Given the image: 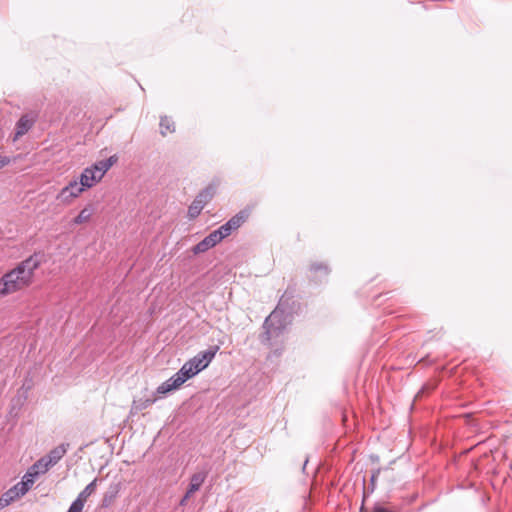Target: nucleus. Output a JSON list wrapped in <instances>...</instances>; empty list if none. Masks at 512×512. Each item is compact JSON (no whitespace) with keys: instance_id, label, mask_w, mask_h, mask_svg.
<instances>
[{"instance_id":"obj_1","label":"nucleus","mask_w":512,"mask_h":512,"mask_svg":"<svg viewBox=\"0 0 512 512\" xmlns=\"http://www.w3.org/2000/svg\"><path fill=\"white\" fill-rule=\"evenodd\" d=\"M219 347L212 346L208 350L201 351L193 358L184 363L180 370L168 380L163 382L158 388V394H166L172 390L179 388L188 379L197 375L205 369L215 357Z\"/></svg>"},{"instance_id":"obj_2","label":"nucleus","mask_w":512,"mask_h":512,"mask_svg":"<svg viewBox=\"0 0 512 512\" xmlns=\"http://www.w3.org/2000/svg\"><path fill=\"white\" fill-rule=\"evenodd\" d=\"M39 265L40 260L36 255H33L4 274L0 279V295H8L30 285L34 271Z\"/></svg>"},{"instance_id":"obj_3","label":"nucleus","mask_w":512,"mask_h":512,"mask_svg":"<svg viewBox=\"0 0 512 512\" xmlns=\"http://www.w3.org/2000/svg\"><path fill=\"white\" fill-rule=\"evenodd\" d=\"M287 325L286 317L283 311L277 307L271 314L265 319L263 328L264 333L261 335L263 343H270L273 339L278 338Z\"/></svg>"},{"instance_id":"obj_4","label":"nucleus","mask_w":512,"mask_h":512,"mask_svg":"<svg viewBox=\"0 0 512 512\" xmlns=\"http://www.w3.org/2000/svg\"><path fill=\"white\" fill-rule=\"evenodd\" d=\"M37 118L38 113L35 111H30L23 114L16 122L13 141L16 142L18 139L24 136L34 126Z\"/></svg>"},{"instance_id":"obj_5","label":"nucleus","mask_w":512,"mask_h":512,"mask_svg":"<svg viewBox=\"0 0 512 512\" xmlns=\"http://www.w3.org/2000/svg\"><path fill=\"white\" fill-rule=\"evenodd\" d=\"M83 191V187L80 186L78 180L70 181L68 185L61 189L57 195V200L63 204H70Z\"/></svg>"},{"instance_id":"obj_6","label":"nucleus","mask_w":512,"mask_h":512,"mask_svg":"<svg viewBox=\"0 0 512 512\" xmlns=\"http://www.w3.org/2000/svg\"><path fill=\"white\" fill-rule=\"evenodd\" d=\"M247 219V214L243 211L237 213L230 220H228L225 224L220 226L217 229L218 234L222 239L229 236L232 231L238 229Z\"/></svg>"},{"instance_id":"obj_7","label":"nucleus","mask_w":512,"mask_h":512,"mask_svg":"<svg viewBox=\"0 0 512 512\" xmlns=\"http://www.w3.org/2000/svg\"><path fill=\"white\" fill-rule=\"evenodd\" d=\"M222 240L221 236L218 234L217 230L211 232L208 236H206L202 241L196 244L192 251L194 254L204 253L210 248L214 247Z\"/></svg>"},{"instance_id":"obj_8","label":"nucleus","mask_w":512,"mask_h":512,"mask_svg":"<svg viewBox=\"0 0 512 512\" xmlns=\"http://www.w3.org/2000/svg\"><path fill=\"white\" fill-rule=\"evenodd\" d=\"M99 181L100 178L94 173V171L90 167H87L81 173L78 183L81 187H83V190H85L86 188L93 187Z\"/></svg>"},{"instance_id":"obj_9","label":"nucleus","mask_w":512,"mask_h":512,"mask_svg":"<svg viewBox=\"0 0 512 512\" xmlns=\"http://www.w3.org/2000/svg\"><path fill=\"white\" fill-rule=\"evenodd\" d=\"M207 476L208 470L206 469L194 473L190 478V483L187 489L189 491V494H194L195 492H197L204 483V481L206 480Z\"/></svg>"},{"instance_id":"obj_10","label":"nucleus","mask_w":512,"mask_h":512,"mask_svg":"<svg viewBox=\"0 0 512 512\" xmlns=\"http://www.w3.org/2000/svg\"><path fill=\"white\" fill-rule=\"evenodd\" d=\"M117 161L116 156H111L106 160H101L92 166L90 168L94 171V173L100 178V180L103 178L105 173L112 167V165Z\"/></svg>"},{"instance_id":"obj_11","label":"nucleus","mask_w":512,"mask_h":512,"mask_svg":"<svg viewBox=\"0 0 512 512\" xmlns=\"http://www.w3.org/2000/svg\"><path fill=\"white\" fill-rule=\"evenodd\" d=\"M69 444L62 443L53 448L45 457L51 466H54L67 452Z\"/></svg>"},{"instance_id":"obj_12","label":"nucleus","mask_w":512,"mask_h":512,"mask_svg":"<svg viewBox=\"0 0 512 512\" xmlns=\"http://www.w3.org/2000/svg\"><path fill=\"white\" fill-rule=\"evenodd\" d=\"M98 478L90 482L77 496L74 502H80V506L84 508L87 499L96 491Z\"/></svg>"},{"instance_id":"obj_13","label":"nucleus","mask_w":512,"mask_h":512,"mask_svg":"<svg viewBox=\"0 0 512 512\" xmlns=\"http://www.w3.org/2000/svg\"><path fill=\"white\" fill-rule=\"evenodd\" d=\"M159 127H160V134L163 137H165L168 133H174L175 132V123L168 116H162L160 118Z\"/></svg>"},{"instance_id":"obj_14","label":"nucleus","mask_w":512,"mask_h":512,"mask_svg":"<svg viewBox=\"0 0 512 512\" xmlns=\"http://www.w3.org/2000/svg\"><path fill=\"white\" fill-rule=\"evenodd\" d=\"M215 191L216 187L214 185H209L196 196V199L205 207V205L213 198Z\"/></svg>"},{"instance_id":"obj_15","label":"nucleus","mask_w":512,"mask_h":512,"mask_svg":"<svg viewBox=\"0 0 512 512\" xmlns=\"http://www.w3.org/2000/svg\"><path fill=\"white\" fill-rule=\"evenodd\" d=\"M50 467H52V466L48 463L47 458L44 456V457L40 458L38 461H36L30 467V469L33 472H37V477H38L39 475L46 473Z\"/></svg>"},{"instance_id":"obj_16","label":"nucleus","mask_w":512,"mask_h":512,"mask_svg":"<svg viewBox=\"0 0 512 512\" xmlns=\"http://www.w3.org/2000/svg\"><path fill=\"white\" fill-rule=\"evenodd\" d=\"M16 488H10L0 497V510L10 505L15 499H17Z\"/></svg>"},{"instance_id":"obj_17","label":"nucleus","mask_w":512,"mask_h":512,"mask_svg":"<svg viewBox=\"0 0 512 512\" xmlns=\"http://www.w3.org/2000/svg\"><path fill=\"white\" fill-rule=\"evenodd\" d=\"M204 206L201 204V202H199L196 198L194 199V201L191 203V205L189 206L188 208V216L191 218V219H194L196 218L200 213L201 211L203 210Z\"/></svg>"},{"instance_id":"obj_18","label":"nucleus","mask_w":512,"mask_h":512,"mask_svg":"<svg viewBox=\"0 0 512 512\" xmlns=\"http://www.w3.org/2000/svg\"><path fill=\"white\" fill-rule=\"evenodd\" d=\"M92 216V210L89 208H84L80 211L77 217L74 218L73 222L74 224H82L90 220Z\"/></svg>"},{"instance_id":"obj_19","label":"nucleus","mask_w":512,"mask_h":512,"mask_svg":"<svg viewBox=\"0 0 512 512\" xmlns=\"http://www.w3.org/2000/svg\"><path fill=\"white\" fill-rule=\"evenodd\" d=\"M37 478V472H33L30 468L27 471V473L23 476L22 481L27 484L28 487L31 488L33 483L35 482V479Z\"/></svg>"},{"instance_id":"obj_20","label":"nucleus","mask_w":512,"mask_h":512,"mask_svg":"<svg viewBox=\"0 0 512 512\" xmlns=\"http://www.w3.org/2000/svg\"><path fill=\"white\" fill-rule=\"evenodd\" d=\"M12 488H16L15 492L17 493L18 498L25 495L30 489V487H28L23 481L17 483Z\"/></svg>"},{"instance_id":"obj_21","label":"nucleus","mask_w":512,"mask_h":512,"mask_svg":"<svg viewBox=\"0 0 512 512\" xmlns=\"http://www.w3.org/2000/svg\"><path fill=\"white\" fill-rule=\"evenodd\" d=\"M310 270L312 272H323L324 275H327L329 273V269L327 267V265L323 264V263H314L310 266Z\"/></svg>"},{"instance_id":"obj_22","label":"nucleus","mask_w":512,"mask_h":512,"mask_svg":"<svg viewBox=\"0 0 512 512\" xmlns=\"http://www.w3.org/2000/svg\"><path fill=\"white\" fill-rule=\"evenodd\" d=\"M67 512H83V507L80 506V502H72Z\"/></svg>"},{"instance_id":"obj_23","label":"nucleus","mask_w":512,"mask_h":512,"mask_svg":"<svg viewBox=\"0 0 512 512\" xmlns=\"http://www.w3.org/2000/svg\"><path fill=\"white\" fill-rule=\"evenodd\" d=\"M11 159L7 156H1L0 155V168L10 164Z\"/></svg>"},{"instance_id":"obj_24","label":"nucleus","mask_w":512,"mask_h":512,"mask_svg":"<svg viewBox=\"0 0 512 512\" xmlns=\"http://www.w3.org/2000/svg\"><path fill=\"white\" fill-rule=\"evenodd\" d=\"M193 494H189V491L187 490V492L185 493V495L183 496V498L181 499L180 501V505L184 506L186 505L187 501L189 500V498L192 496Z\"/></svg>"},{"instance_id":"obj_25","label":"nucleus","mask_w":512,"mask_h":512,"mask_svg":"<svg viewBox=\"0 0 512 512\" xmlns=\"http://www.w3.org/2000/svg\"><path fill=\"white\" fill-rule=\"evenodd\" d=\"M154 402H155V400H154V399H147V400H145V401L140 405V408H141V409L147 408L148 406L152 405Z\"/></svg>"},{"instance_id":"obj_26","label":"nucleus","mask_w":512,"mask_h":512,"mask_svg":"<svg viewBox=\"0 0 512 512\" xmlns=\"http://www.w3.org/2000/svg\"><path fill=\"white\" fill-rule=\"evenodd\" d=\"M110 500H111V498L108 497V495H105L103 498V505L107 506L109 504Z\"/></svg>"},{"instance_id":"obj_27","label":"nucleus","mask_w":512,"mask_h":512,"mask_svg":"<svg viewBox=\"0 0 512 512\" xmlns=\"http://www.w3.org/2000/svg\"><path fill=\"white\" fill-rule=\"evenodd\" d=\"M375 479H376V475H372L371 482L373 483L375 481Z\"/></svg>"}]
</instances>
